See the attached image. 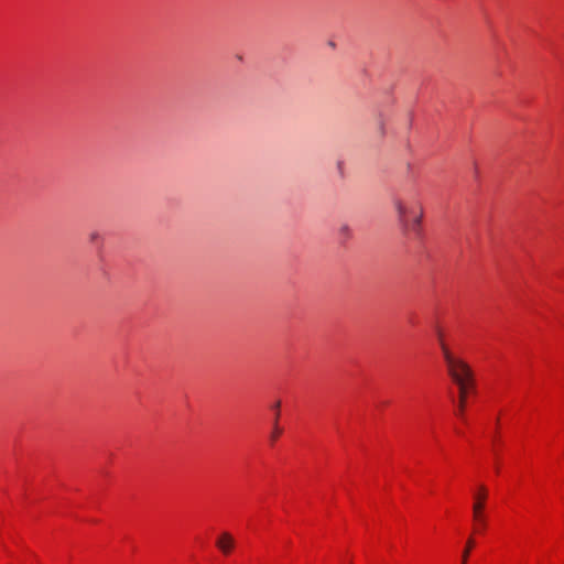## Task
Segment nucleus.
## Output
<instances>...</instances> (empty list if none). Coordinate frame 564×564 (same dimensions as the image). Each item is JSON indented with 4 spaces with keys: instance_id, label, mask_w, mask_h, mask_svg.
<instances>
[{
    "instance_id": "nucleus-1",
    "label": "nucleus",
    "mask_w": 564,
    "mask_h": 564,
    "mask_svg": "<svg viewBox=\"0 0 564 564\" xmlns=\"http://www.w3.org/2000/svg\"><path fill=\"white\" fill-rule=\"evenodd\" d=\"M392 206L397 221L404 234H420L423 218V206L416 195L392 197Z\"/></svg>"
},
{
    "instance_id": "nucleus-2",
    "label": "nucleus",
    "mask_w": 564,
    "mask_h": 564,
    "mask_svg": "<svg viewBox=\"0 0 564 564\" xmlns=\"http://www.w3.org/2000/svg\"><path fill=\"white\" fill-rule=\"evenodd\" d=\"M442 352L447 365V371L458 389L464 393L473 382V370L463 359L455 357L446 344H442Z\"/></svg>"
},
{
    "instance_id": "nucleus-3",
    "label": "nucleus",
    "mask_w": 564,
    "mask_h": 564,
    "mask_svg": "<svg viewBox=\"0 0 564 564\" xmlns=\"http://www.w3.org/2000/svg\"><path fill=\"white\" fill-rule=\"evenodd\" d=\"M487 496L488 491L484 485H480L478 491L474 495L473 516L474 520L479 524L481 529H484L486 525L482 511Z\"/></svg>"
},
{
    "instance_id": "nucleus-4",
    "label": "nucleus",
    "mask_w": 564,
    "mask_h": 564,
    "mask_svg": "<svg viewBox=\"0 0 564 564\" xmlns=\"http://www.w3.org/2000/svg\"><path fill=\"white\" fill-rule=\"evenodd\" d=\"M216 546L223 554H229L235 546L234 536L229 532H223L216 541Z\"/></svg>"
},
{
    "instance_id": "nucleus-5",
    "label": "nucleus",
    "mask_w": 564,
    "mask_h": 564,
    "mask_svg": "<svg viewBox=\"0 0 564 564\" xmlns=\"http://www.w3.org/2000/svg\"><path fill=\"white\" fill-rule=\"evenodd\" d=\"M338 235L343 240H348L352 236V230L347 224H343L338 229Z\"/></svg>"
},
{
    "instance_id": "nucleus-6",
    "label": "nucleus",
    "mask_w": 564,
    "mask_h": 564,
    "mask_svg": "<svg viewBox=\"0 0 564 564\" xmlns=\"http://www.w3.org/2000/svg\"><path fill=\"white\" fill-rule=\"evenodd\" d=\"M474 545H475L474 539L469 538L466 543V546L463 551V554H462V564H465V562H467V558H468L469 553H470L471 549L474 547Z\"/></svg>"
},
{
    "instance_id": "nucleus-7",
    "label": "nucleus",
    "mask_w": 564,
    "mask_h": 564,
    "mask_svg": "<svg viewBox=\"0 0 564 564\" xmlns=\"http://www.w3.org/2000/svg\"><path fill=\"white\" fill-rule=\"evenodd\" d=\"M276 420H278V417L275 416V420H273L274 426H273V431L271 434L272 441L276 440L279 437V435L282 433V430L278 426Z\"/></svg>"
},
{
    "instance_id": "nucleus-8",
    "label": "nucleus",
    "mask_w": 564,
    "mask_h": 564,
    "mask_svg": "<svg viewBox=\"0 0 564 564\" xmlns=\"http://www.w3.org/2000/svg\"><path fill=\"white\" fill-rule=\"evenodd\" d=\"M467 389H468V387L465 389L464 394L459 390V414L464 411L465 400H466V395H467Z\"/></svg>"
},
{
    "instance_id": "nucleus-9",
    "label": "nucleus",
    "mask_w": 564,
    "mask_h": 564,
    "mask_svg": "<svg viewBox=\"0 0 564 564\" xmlns=\"http://www.w3.org/2000/svg\"><path fill=\"white\" fill-rule=\"evenodd\" d=\"M280 405H281L280 401H276L274 404V409L276 410V417H279V414H280V412H279Z\"/></svg>"
},
{
    "instance_id": "nucleus-10",
    "label": "nucleus",
    "mask_w": 564,
    "mask_h": 564,
    "mask_svg": "<svg viewBox=\"0 0 564 564\" xmlns=\"http://www.w3.org/2000/svg\"><path fill=\"white\" fill-rule=\"evenodd\" d=\"M437 336H438L440 346L442 347V344H445L444 340H443V335H442L441 332H438Z\"/></svg>"
},
{
    "instance_id": "nucleus-11",
    "label": "nucleus",
    "mask_w": 564,
    "mask_h": 564,
    "mask_svg": "<svg viewBox=\"0 0 564 564\" xmlns=\"http://www.w3.org/2000/svg\"><path fill=\"white\" fill-rule=\"evenodd\" d=\"M98 237H99V235L97 232H94V234H91L90 239L93 241H95L96 239H98Z\"/></svg>"
},
{
    "instance_id": "nucleus-12",
    "label": "nucleus",
    "mask_w": 564,
    "mask_h": 564,
    "mask_svg": "<svg viewBox=\"0 0 564 564\" xmlns=\"http://www.w3.org/2000/svg\"><path fill=\"white\" fill-rule=\"evenodd\" d=\"M379 126H380V132H381V134H384V130H383V123H382V121H380Z\"/></svg>"
}]
</instances>
